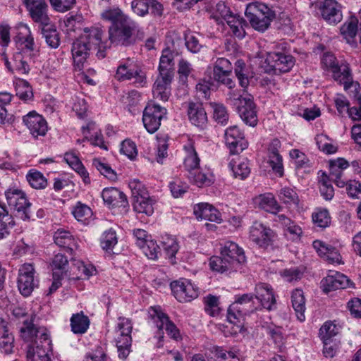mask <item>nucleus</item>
Segmentation results:
<instances>
[{
	"label": "nucleus",
	"instance_id": "obj_40",
	"mask_svg": "<svg viewBox=\"0 0 361 361\" xmlns=\"http://www.w3.org/2000/svg\"><path fill=\"white\" fill-rule=\"evenodd\" d=\"M157 203V199L154 196L139 197L135 200L133 203L134 210L137 213L145 214L147 216H151L154 211V205Z\"/></svg>",
	"mask_w": 361,
	"mask_h": 361
},
{
	"label": "nucleus",
	"instance_id": "obj_5",
	"mask_svg": "<svg viewBox=\"0 0 361 361\" xmlns=\"http://www.w3.org/2000/svg\"><path fill=\"white\" fill-rule=\"evenodd\" d=\"M115 78L119 81L133 80L137 87H143L147 83L145 71L133 60L127 59L120 61Z\"/></svg>",
	"mask_w": 361,
	"mask_h": 361
},
{
	"label": "nucleus",
	"instance_id": "obj_18",
	"mask_svg": "<svg viewBox=\"0 0 361 361\" xmlns=\"http://www.w3.org/2000/svg\"><path fill=\"white\" fill-rule=\"evenodd\" d=\"M135 243L142 250L144 254L149 259L157 258L159 247L155 241L152 240L151 235L143 229L136 228L133 231Z\"/></svg>",
	"mask_w": 361,
	"mask_h": 361
},
{
	"label": "nucleus",
	"instance_id": "obj_16",
	"mask_svg": "<svg viewBox=\"0 0 361 361\" xmlns=\"http://www.w3.org/2000/svg\"><path fill=\"white\" fill-rule=\"evenodd\" d=\"M23 123L34 138L44 136L48 131V125L44 118L35 111H30L23 117Z\"/></svg>",
	"mask_w": 361,
	"mask_h": 361
},
{
	"label": "nucleus",
	"instance_id": "obj_35",
	"mask_svg": "<svg viewBox=\"0 0 361 361\" xmlns=\"http://www.w3.org/2000/svg\"><path fill=\"white\" fill-rule=\"evenodd\" d=\"M292 307L295 312L296 317L300 322L305 320V298L302 290L296 288L291 292Z\"/></svg>",
	"mask_w": 361,
	"mask_h": 361
},
{
	"label": "nucleus",
	"instance_id": "obj_63",
	"mask_svg": "<svg viewBox=\"0 0 361 361\" xmlns=\"http://www.w3.org/2000/svg\"><path fill=\"white\" fill-rule=\"evenodd\" d=\"M39 328L37 329L32 322L27 319L23 322V326L20 329V336L27 342L32 341L37 336Z\"/></svg>",
	"mask_w": 361,
	"mask_h": 361
},
{
	"label": "nucleus",
	"instance_id": "obj_61",
	"mask_svg": "<svg viewBox=\"0 0 361 361\" xmlns=\"http://www.w3.org/2000/svg\"><path fill=\"white\" fill-rule=\"evenodd\" d=\"M204 310L210 316L215 317L220 313L219 298L212 295H208L204 298Z\"/></svg>",
	"mask_w": 361,
	"mask_h": 361
},
{
	"label": "nucleus",
	"instance_id": "obj_23",
	"mask_svg": "<svg viewBox=\"0 0 361 361\" xmlns=\"http://www.w3.org/2000/svg\"><path fill=\"white\" fill-rule=\"evenodd\" d=\"M319 8L322 18L330 24H336L342 20L341 5L335 0H324Z\"/></svg>",
	"mask_w": 361,
	"mask_h": 361
},
{
	"label": "nucleus",
	"instance_id": "obj_34",
	"mask_svg": "<svg viewBox=\"0 0 361 361\" xmlns=\"http://www.w3.org/2000/svg\"><path fill=\"white\" fill-rule=\"evenodd\" d=\"M82 131L85 138L90 140L92 145L107 149L102 135L99 130H97L95 123L90 122L86 126H82Z\"/></svg>",
	"mask_w": 361,
	"mask_h": 361
},
{
	"label": "nucleus",
	"instance_id": "obj_49",
	"mask_svg": "<svg viewBox=\"0 0 361 361\" xmlns=\"http://www.w3.org/2000/svg\"><path fill=\"white\" fill-rule=\"evenodd\" d=\"M225 22L230 27L234 36L239 39L245 37V27L247 26V23L242 17L232 13Z\"/></svg>",
	"mask_w": 361,
	"mask_h": 361
},
{
	"label": "nucleus",
	"instance_id": "obj_55",
	"mask_svg": "<svg viewBox=\"0 0 361 361\" xmlns=\"http://www.w3.org/2000/svg\"><path fill=\"white\" fill-rule=\"evenodd\" d=\"M68 266V260L66 256L61 253L55 255L51 263L53 276L54 277L59 275L63 276V274L67 270Z\"/></svg>",
	"mask_w": 361,
	"mask_h": 361
},
{
	"label": "nucleus",
	"instance_id": "obj_46",
	"mask_svg": "<svg viewBox=\"0 0 361 361\" xmlns=\"http://www.w3.org/2000/svg\"><path fill=\"white\" fill-rule=\"evenodd\" d=\"M250 312H252V310L238 307V304H231L228 309L227 319L231 324H233L238 328H240L243 325L245 315Z\"/></svg>",
	"mask_w": 361,
	"mask_h": 361
},
{
	"label": "nucleus",
	"instance_id": "obj_15",
	"mask_svg": "<svg viewBox=\"0 0 361 361\" xmlns=\"http://www.w3.org/2000/svg\"><path fill=\"white\" fill-rule=\"evenodd\" d=\"M171 288L174 297L180 302H190L198 296V288L187 279L173 281Z\"/></svg>",
	"mask_w": 361,
	"mask_h": 361
},
{
	"label": "nucleus",
	"instance_id": "obj_64",
	"mask_svg": "<svg viewBox=\"0 0 361 361\" xmlns=\"http://www.w3.org/2000/svg\"><path fill=\"white\" fill-rule=\"evenodd\" d=\"M318 148L326 154H334L337 152V147L333 145L329 137L324 135H317L315 137Z\"/></svg>",
	"mask_w": 361,
	"mask_h": 361
},
{
	"label": "nucleus",
	"instance_id": "obj_13",
	"mask_svg": "<svg viewBox=\"0 0 361 361\" xmlns=\"http://www.w3.org/2000/svg\"><path fill=\"white\" fill-rule=\"evenodd\" d=\"M35 269L31 264H25L19 269L18 288L20 293L25 297L30 295L35 288L37 286L38 280L35 278Z\"/></svg>",
	"mask_w": 361,
	"mask_h": 361
},
{
	"label": "nucleus",
	"instance_id": "obj_62",
	"mask_svg": "<svg viewBox=\"0 0 361 361\" xmlns=\"http://www.w3.org/2000/svg\"><path fill=\"white\" fill-rule=\"evenodd\" d=\"M339 328L331 321L324 323L319 329V337L322 341H331L338 334Z\"/></svg>",
	"mask_w": 361,
	"mask_h": 361
},
{
	"label": "nucleus",
	"instance_id": "obj_27",
	"mask_svg": "<svg viewBox=\"0 0 361 361\" xmlns=\"http://www.w3.org/2000/svg\"><path fill=\"white\" fill-rule=\"evenodd\" d=\"M255 298L261 305L269 310L273 309L276 305V298L271 286L265 283H259L255 286Z\"/></svg>",
	"mask_w": 361,
	"mask_h": 361
},
{
	"label": "nucleus",
	"instance_id": "obj_22",
	"mask_svg": "<svg viewBox=\"0 0 361 361\" xmlns=\"http://www.w3.org/2000/svg\"><path fill=\"white\" fill-rule=\"evenodd\" d=\"M221 255L224 257V260L230 262L231 267L235 270L245 262L243 250L232 241H228L224 244L221 247Z\"/></svg>",
	"mask_w": 361,
	"mask_h": 361
},
{
	"label": "nucleus",
	"instance_id": "obj_48",
	"mask_svg": "<svg viewBox=\"0 0 361 361\" xmlns=\"http://www.w3.org/2000/svg\"><path fill=\"white\" fill-rule=\"evenodd\" d=\"M330 72L334 80L343 85L353 78L349 64L346 62L339 63Z\"/></svg>",
	"mask_w": 361,
	"mask_h": 361
},
{
	"label": "nucleus",
	"instance_id": "obj_31",
	"mask_svg": "<svg viewBox=\"0 0 361 361\" xmlns=\"http://www.w3.org/2000/svg\"><path fill=\"white\" fill-rule=\"evenodd\" d=\"M37 346L35 355L37 357H46L47 353H52V343L50 334L44 328H39L37 334Z\"/></svg>",
	"mask_w": 361,
	"mask_h": 361
},
{
	"label": "nucleus",
	"instance_id": "obj_21",
	"mask_svg": "<svg viewBox=\"0 0 361 361\" xmlns=\"http://www.w3.org/2000/svg\"><path fill=\"white\" fill-rule=\"evenodd\" d=\"M102 197L104 204L109 208H118L121 209V211H126L128 207L126 195L116 188H104L102 192Z\"/></svg>",
	"mask_w": 361,
	"mask_h": 361
},
{
	"label": "nucleus",
	"instance_id": "obj_25",
	"mask_svg": "<svg viewBox=\"0 0 361 361\" xmlns=\"http://www.w3.org/2000/svg\"><path fill=\"white\" fill-rule=\"evenodd\" d=\"M193 212L198 220H207L217 224L222 222L221 213L209 203L201 202L195 204Z\"/></svg>",
	"mask_w": 361,
	"mask_h": 361
},
{
	"label": "nucleus",
	"instance_id": "obj_19",
	"mask_svg": "<svg viewBox=\"0 0 361 361\" xmlns=\"http://www.w3.org/2000/svg\"><path fill=\"white\" fill-rule=\"evenodd\" d=\"M322 284L325 293L354 286V283L345 275L332 270L322 279Z\"/></svg>",
	"mask_w": 361,
	"mask_h": 361
},
{
	"label": "nucleus",
	"instance_id": "obj_3",
	"mask_svg": "<svg viewBox=\"0 0 361 361\" xmlns=\"http://www.w3.org/2000/svg\"><path fill=\"white\" fill-rule=\"evenodd\" d=\"M103 31L98 27H85L82 34L73 42L71 54L74 69L81 71L92 49L102 43Z\"/></svg>",
	"mask_w": 361,
	"mask_h": 361
},
{
	"label": "nucleus",
	"instance_id": "obj_2",
	"mask_svg": "<svg viewBox=\"0 0 361 361\" xmlns=\"http://www.w3.org/2000/svg\"><path fill=\"white\" fill-rule=\"evenodd\" d=\"M232 73H214L216 81L227 87L230 91L227 94V102L235 106L241 119L250 126H255L257 123L256 106L250 94L233 90L235 81L231 78Z\"/></svg>",
	"mask_w": 361,
	"mask_h": 361
},
{
	"label": "nucleus",
	"instance_id": "obj_41",
	"mask_svg": "<svg viewBox=\"0 0 361 361\" xmlns=\"http://www.w3.org/2000/svg\"><path fill=\"white\" fill-rule=\"evenodd\" d=\"M274 221L283 227L285 231L290 234L293 240L299 239L302 235V230L301 227L286 215L279 214L275 217Z\"/></svg>",
	"mask_w": 361,
	"mask_h": 361
},
{
	"label": "nucleus",
	"instance_id": "obj_39",
	"mask_svg": "<svg viewBox=\"0 0 361 361\" xmlns=\"http://www.w3.org/2000/svg\"><path fill=\"white\" fill-rule=\"evenodd\" d=\"M0 334H2L0 338V350L5 354L12 353L14 348V337L8 333L7 323L2 319H0Z\"/></svg>",
	"mask_w": 361,
	"mask_h": 361
},
{
	"label": "nucleus",
	"instance_id": "obj_8",
	"mask_svg": "<svg viewBox=\"0 0 361 361\" xmlns=\"http://www.w3.org/2000/svg\"><path fill=\"white\" fill-rule=\"evenodd\" d=\"M133 324L131 320L126 317H119L116 324V346L120 358L126 359L130 351Z\"/></svg>",
	"mask_w": 361,
	"mask_h": 361
},
{
	"label": "nucleus",
	"instance_id": "obj_10",
	"mask_svg": "<svg viewBox=\"0 0 361 361\" xmlns=\"http://www.w3.org/2000/svg\"><path fill=\"white\" fill-rule=\"evenodd\" d=\"M167 110L159 104L149 102L143 111L142 122L146 130L155 133L161 126V120L166 116Z\"/></svg>",
	"mask_w": 361,
	"mask_h": 361
},
{
	"label": "nucleus",
	"instance_id": "obj_37",
	"mask_svg": "<svg viewBox=\"0 0 361 361\" xmlns=\"http://www.w3.org/2000/svg\"><path fill=\"white\" fill-rule=\"evenodd\" d=\"M101 16L102 19L111 23L110 26L120 25L132 20L118 7L105 10Z\"/></svg>",
	"mask_w": 361,
	"mask_h": 361
},
{
	"label": "nucleus",
	"instance_id": "obj_20",
	"mask_svg": "<svg viewBox=\"0 0 361 361\" xmlns=\"http://www.w3.org/2000/svg\"><path fill=\"white\" fill-rule=\"evenodd\" d=\"M312 246L318 255L331 264H343L340 251L335 247L319 240H315Z\"/></svg>",
	"mask_w": 361,
	"mask_h": 361
},
{
	"label": "nucleus",
	"instance_id": "obj_32",
	"mask_svg": "<svg viewBox=\"0 0 361 361\" xmlns=\"http://www.w3.org/2000/svg\"><path fill=\"white\" fill-rule=\"evenodd\" d=\"M171 78L157 76L153 85V96L154 98L161 101H168L171 95Z\"/></svg>",
	"mask_w": 361,
	"mask_h": 361
},
{
	"label": "nucleus",
	"instance_id": "obj_24",
	"mask_svg": "<svg viewBox=\"0 0 361 361\" xmlns=\"http://www.w3.org/2000/svg\"><path fill=\"white\" fill-rule=\"evenodd\" d=\"M187 114L190 122L200 129H204L208 121L207 114L202 104L190 102L188 104Z\"/></svg>",
	"mask_w": 361,
	"mask_h": 361
},
{
	"label": "nucleus",
	"instance_id": "obj_14",
	"mask_svg": "<svg viewBox=\"0 0 361 361\" xmlns=\"http://www.w3.org/2000/svg\"><path fill=\"white\" fill-rule=\"evenodd\" d=\"M32 20L42 26L50 23L48 16V4L46 0H23Z\"/></svg>",
	"mask_w": 361,
	"mask_h": 361
},
{
	"label": "nucleus",
	"instance_id": "obj_45",
	"mask_svg": "<svg viewBox=\"0 0 361 361\" xmlns=\"http://www.w3.org/2000/svg\"><path fill=\"white\" fill-rule=\"evenodd\" d=\"M256 204L260 209L271 214H276L281 209V206L271 193L259 195L256 198Z\"/></svg>",
	"mask_w": 361,
	"mask_h": 361
},
{
	"label": "nucleus",
	"instance_id": "obj_30",
	"mask_svg": "<svg viewBox=\"0 0 361 361\" xmlns=\"http://www.w3.org/2000/svg\"><path fill=\"white\" fill-rule=\"evenodd\" d=\"M349 167V163L343 158H338L331 160L329 162L330 176L332 177L334 183L338 188H344V180L343 171Z\"/></svg>",
	"mask_w": 361,
	"mask_h": 361
},
{
	"label": "nucleus",
	"instance_id": "obj_4",
	"mask_svg": "<svg viewBox=\"0 0 361 361\" xmlns=\"http://www.w3.org/2000/svg\"><path fill=\"white\" fill-rule=\"evenodd\" d=\"M245 13L251 26L259 32H264L275 18V12L272 9L258 1L248 4Z\"/></svg>",
	"mask_w": 361,
	"mask_h": 361
},
{
	"label": "nucleus",
	"instance_id": "obj_54",
	"mask_svg": "<svg viewBox=\"0 0 361 361\" xmlns=\"http://www.w3.org/2000/svg\"><path fill=\"white\" fill-rule=\"evenodd\" d=\"M72 214L77 221L82 224H87L92 216L91 208L80 202H77L75 206L73 208Z\"/></svg>",
	"mask_w": 361,
	"mask_h": 361
},
{
	"label": "nucleus",
	"instance_id": "obj_7",
	"mask_svg": "<svg viewBox=\"0 0 361 361\" xmlns=\"http://www.w3.org/2000/svg\"><path fill=\"white\" fill-rule=\"evenodd\" d=\"M5 197L8 206L17 212L22 220L29 221L30 219L32 204L23 190L16 188H8L5 191Z\"/></svg>",
	"mask_w": 361,
	"mask_h": 361
},
{
	"label": "nucleus",
	"instance_id": "obj_53",
	"mask_svg": "<svg viewBox=\"0 0 361 361\" xmlns=\"http://www.w3.org/2000/svg\"><path fill=\"white\" fill-rule=\"evenodd\" d=\"M314 225L317 227L325 228L331 224V216L326 209L317 208L312 214Z\"/></svg>",
	"mask_w": 361,
	"mask_h": 361
},
{
	"label": "nucleus",
	"instance_id": "obj_60",
	"mask_svg": "<svg viewBox=\"0 0 361 361\" xmlns=\"http://www.w3.org/2000/svg\"><path fill=\"white\" fill-rule=\"evenodd\" d=\"M231 170L235 177H238L240 179H244L248 176L250 173V169L245 159L238 160V161H232L230 163Z\"/></svg>",
	"mask_w": 361,
	"mask_h": 361
},
{
	"label": "nucleus",
	"instance_id": "obj_52",
	"mask_svg": "<svg viewBox=\"0 0 361 361\" xmlns=\"http://www.w3.org/2000/svg\"><path fill=\"white\" fill-rule=\"evenodd\" d=\"M16 95L25 102L31 100L33 97L32 88L30 83L23 79L18 78L15 81Z\"/></svg>",
	"mask_w": 361,
	"mask_h": 361
},
{
	"label": "nucleus",
	"instance_id": "obj_26",
	"mask_svg": "<svg viewBox=\"0 0 361 361\" xmlns=\"http://www.w3.org/2000/svg\"><path fill=\"white\" fill-rule=\"evenodd\" d=\"M281 147V142L274 139L271 141L268 149V163L272 169L274 173L279 177L284 174L282 156L279 152V148Z\"/></svg>",
	"mask_w": 361,
	"mask_h": 361
},
{
	"label": "nucleus",
	"instance_id": "obj_6",
	"mask_svg": "<svg viewBox=\"0 0 361 361\" xmlns=\"http://www.w3.org/2000/svg\"><path fill=\"white\" fill-rule=\"evenodd\" d=\"M285 48L284 44H280L276 50L267 53L266 62L275 74L288 73L295 65L294 57Z\"/></svg>",
	"mask_w": 361,
	"mask_h": 361
},
{
	"label": "nucleus",
	"instance_id": "obj_38",
	"mask_svg": "<svg viewBox=\"0 0 361 361\" xmlns=\"http://www.w3.org/2000/svg\"><path fill=\"white\" fill-rule=\"evenodd\" d=\"M318 183L321 195L326 200H331L334 196V189L332 185V177L326 174V172L319 171L318 173Z\"/></svg>",
	"mask_w": 361,
	"mask_h": 361
},
{
	"label": "nucleus",
	"instance_id": "obj_44",
	"mask_svg": "<svg viewBox=\"0 0 361 361\" xmlns=\"http://www.w3.org/2000/svg\"><path fill=\"white\" fill-rule=\"evenodd\" d=\"M71 331L75 334H83L89 329L90 321L82 311L73 314L70 319Z\"/></svg>",
	"mask_w": 361,
	"mask_h": 361
},
{
	"label": "nucleus",
	"instance_id": "obj_51",
	"mask_svg": "<svg viewBox=\"0 0 361 361\" xmlns=\"http://www.w3.org/2000/svg\"><path fill=\"white\" fill-rule=\"evenodd\" d=\"M235 73L240 85L245 89L250 84L251 73L246 68L245 63L242 60H238L235 63Z\"/></svg>",
	"mask_w": 361,
	"mask_h": 361
},
{
	"label": "nucleus",
	"instance_id": "obj_43",
	"mask_svg": "<svg viewBox=\"0 0 361 361\" xmlns=\"http://www.w3.org/2000/svg\"><path fill=\"white\" fill-rule=\"evenodd\" d=\"M54 243L59 247L73 250L77 247V241L72 233L63 228H59L54 234Z\"/></svg>",
	"mask_w": 361,
	"mask_h": 361
},
{
	"label": "nucleus",
	"instance_id": "obj_47",
	"mask_svg": "<svg viewBox=\"0 0 361 361\" xmlns=\"http://www.w3.org/2000/svg\"><path fill=\"white\" fill-rule=\"evenodd\" d=\"M358 20L355 17H350L341 27V34L344 39L350 44H355V38L357 32Z\"/></svg>",
	"mask_w": 361,
	"mask_h": 361
},
{
	"label": "nucleus",
	"instance_id": "obj_9",
	"mask_svg": "<svg viewBox=\"0 0 361 361\" xmlns=\"http://www.w3.org/2000/svg\"><path fill=\"white\" fill-rule=\"evenodd\" d=\"M136 23L131 20L120 25L109 27V39L112 44L128 46L134 42L133 33L137 30Z\"/></svg>",
	"mask_w": 361,
	"mask_h": 361
},
{
	"label": "nucleus",
	"instance_id": "obj_1",
	"mask_svg": "<svg viewBox=\"0 0 361 361\" xmlns=\"http://www.w3.org/2000/svg\"><path fill=\"white\" fill-rule=\"evenodd\" d=\"M16 30L14 42L18 51L13 56V68L5 52L1 54V60L9 71L13 72L15 70L21 74H28L30 71V63L39 56V49L27 24L18 23Z\"/></svg>",
	"mask_w": 361,
	"mask_h": 361
},
{
	"label": "nucleus",
	"instance_id": "obj_36",
	"mask_svg": "<svg viewBox=\"0 0 361 361\" xmlns=\"http://www.w3.org/2000/svg\"><path fill=\"white\" fill-rule=\"evenodd\" d=\"M64 161L82 178L85 184L90 183L89 173L79 159L73 152H67L64 154Z\"/></svg>",
	"mask_w": 361,
	"mask_h": 361
},
{
	"label": "nucleus",
	"instance_id": "obj_11",
	"mask_svg": "<svg viewBox=\"0 0 361 361\" xmlns=\"http://www.w3.org/2000/svg\"><path fill=\"white\" fill-rule=\"evenodd\" d=\"M149 316L159 331L165 329L166 334L175 341L181 339L179 329L176 324L170 320L168 315L162 311L160 307H151Z\"/></svg>",
	"mask_w": 361,
	"mask_h": 361
},
{
	"label": "nucleus",
	"instance_id": "obj_12",
	"mask_svg": "<svg viewBox=\"0 0 361 361\" xmlns=\"http://www.w3.org/2000/svg\"><path fill=\"white\" fill-rule=\"evenodd\" d=\"M276 237V233L261 222L255 221L250 227L249 238L259 247H267L271 245Z\"/></svg>",
	"mask_w": 361,
	"mask_h": 361
},
{
	"label": "nucleus",
	"instance_id": "obj_50",
	"mask_svg": "<svg viewBox=\"0 0 361 361\" xmlns=\"http://www.w3.org/2000/svg\"><path fill=\"white\" fill-rule=\"evenodd\" d=\"M267 334L271 338L274 343L279 347L284 345L286 336L284 329L281 326L271 323L264 326Z\"/></svg>",
	"mask_w": 361,
	"mask_h": 361
},
{
	"label": "nucleus",
	"instance_id": "obj_59",
	"mask_svg": "<svg viewBox=\"0 0 361 361\" xmlns=\"http://www.w3.org/2000/svg\"><path fill=\"white\" fill-rule=\"evenodd\" d=\"M209 105L213 109L214 120L222 125L226 124L229 117L226 107L223 104L216 102H211Z\"/></svg>",
	"mask_w": 361,
	"mask_h": 361
},
{
	"label": "nucleus",
	"instance_id": "obj_33",
	"mask_svg": "<svg viewBox=\"0 0 361 361\" xmlns=\"http://www.w3.org/2000/svg\"><path fill=\"white\" fill-rule=\"evenodd\" d=\"M173 66V54L169 49L164 50L159 60L158 76L173 79L174 75Z\"/></svg>",
	"mask_w": 361,
	"mask_h": 361
},
{
	"label": "nucleus",
	"instance_id": "obj_17",
	"mask_svg": "<svg viewBox=\"0 0 361 361\" xmlns=\"http://www.w3.org/2000/svg\"><path fill=\"white\" fill-rule=\"evenodd\" d=\"M224 137L226 145L232 154H238L247 147V142L245 140L244 133L238 126L227 128Z\"/></svg>",
	"mask_w": 361,
	"mask_h": 361
},
{
	"label": "nucleus",
	"instance_id": "obj_42",
	"mask_svg": "<svg viewBox=\"0 0 361 361\" xmlns=\"http://www.w3.org/2000/svg\"><path fill=\"white\" fill-rule=\"evenodd\" d=\"M188 178L198 187L209 186L214 182L212 172L209 170H200L199 167L195 171L188 173Z\"/></svg>",
	"mask_w": 361,
	"mask_h": 361
},
{
	"label": "nucleus",
	"instance_id": "obj_57",
	"mask_svg": "<svg viewBox=\"0 0 361 361\" xmlns=\"http://www.w3.org/2000/svg\"><path fill=\"white\" fill-rule=\"evenodd\" d=\"M26 178L30 186L35 189L45 188L47 185V180L44 175L35 170H30L26 175Z\"/></svg>",
	"mask_w": 361,
	"mask_h": 361
},
{
	"label": "nucleus",
	"instance_id": "obj_58",
	"mask_svg": "<svg viewBox=\"0 0 361 361\" xmlns=\"http://www.w3.org/2000/svg\"><path fill=\"white\" fill-rule=\"evenodd\" d=\"M117 243L118 238L116 231L112 228L105 231L100 238L101 247L106 252L112 250Z\"/></svg>",
	"mask_w": 361,
	"mask_h": 361
},
{
	"label": "nucleus",
	"instance_id": "obj_56",
	"mask_svg": "<svg viewBox=\"0 0 361 361\" xmlns=\"http://www.w3.org/2000/svg\"><path fill=\"white\" fill-rule=\"evenodd\" d=\"M161 245L166 255L170 258L174 257L179 249L176 239L168 234L161 237Z\"/></svg>",
	"mask_w": 361,
	"mask_h": 361
},
{
	"label": "nucleus",
	"instance_id": "obj_29",
	"mask_svg": "<svg viewBox=\"0 0 361 361\" xmlns=\"http://www.w3.org/2000/svg\"><path fill=\"white\" fill-rule=\"evenodd\" d=\"M209 18L213 20L216 25L221 27L224 26V22L232 13L230 8L226 4L220 1L215 5L211 6L207 9Z\"/></svg>",
	"mask_w": 361,
	"mask_h": 361
},
{
	"label": "nucleus",
	"instance_id": "obj_28",
	"mask_svg": "<svg viewBox=\"0 0 361 361\" xmlns=\"http://www.w3.org/2000/svg\"><path fill=\"white\" fill-rule=\"evenodd\" d=\"M183 150L184 152V168L188 173L197 169L200 160L196 152L194 141L188 139L187 142L183 145Z\"/></svg>",
	"mask_w": 361,
	"mask_h": 361
}]
</instances>
